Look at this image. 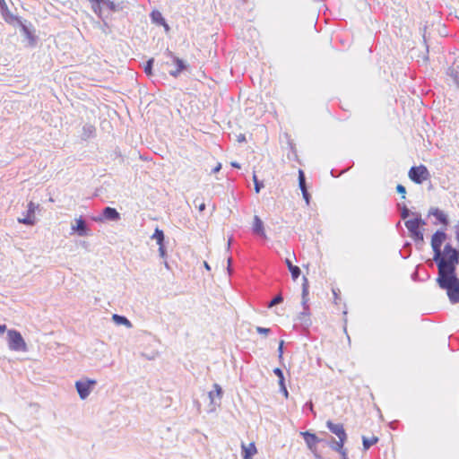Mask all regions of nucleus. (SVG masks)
Masks as SVG:
<instances>
[{
	"label": "nucleus",
	"mask_w": 459,
	"mask_h": 459,
	"mask_svg": "<svg viewBox=\"0 0 459 459\" xmlns=\"http://www.w3.org/2000/svg\"><path fill=\"white\" fill-rule=\"evenodd\" d=\"M459 257L452 255L445 261L437 262V277L436 281L440 289L445 290L452 304L459 303V278L456 274V265Z\"/></svg>",
	"instance_id": "f257e3e1"
},
{
	"label": "nucleus",
	"mask_w": 459,
	"mask_h": 459,
	"mask_svg": "<svg viewBox=\"0 0 459 459\" xmlns=\"http://www.w3.org/2000/svg\"><path fill=\"white\" fill-rule=\"evenodd\" d=\"M446 238L447 235L443 230H438L432 235L431 247L434 253L433 261L435 263L445 261L452 255L459 257V250L454 247L450 243H446L444 249L441 248Z\"/></svg>",
	"instance_id": "f03ea898"
},
{
	"label": "nucleus",
	"mask_w": 459,
	"mask_h": 459,
	"mask_svg": "<svg viewBox=\"0 0 459 459\" xmlns=\"http://www.w3.org/2000/svg\"><path fill=\"white\" fill-rule=\"evenodd\" d=\"M308 280L306 276H303V282H302V306H303V312L299 313L298 316V320L299 322L300 326L307 330L311 325L312 322L309 316V307L307 305V296H308Z\"/></svg>",
	"instance_id": "7ed1b4c3"
},
{
	"label": "nucleus",
	"mask_w": 459,
	"mask_h": 459,
	"mask_svg": "<svg viewBox=\"0 0 459 459\" xmlns=\"http://www.w3.org/2000/svg\"><path fill=\"white\" fill-rule=\"evenodd\" d=\"M425 224L426 222L422 220L420 214H417V217L413 220H408L405 221V226L410 232V236L416 244H422L424 242L423 233L420 227Z\"/></svg>",
	"instance_id": "20e7f679"
},
{
	"label": "nucleus",
	"mask_w": 459,
	"mask_h": 459,
	"mask_svg": "<svg viewBox=\"0 0 459 459\" xmlns=\"http://www.w3.org/2000/svg\"><path fill=\"white\" fill-rule=\"evenodd\" d=\"M408 176L416 184H422L430 178L429 171L424 165L412 166L409 170Z\"/></svg>",
	"instance_id": "39448f33"
},
{
	"label": "nucleus",
	"mask_w": 459,
	"mask_h": 459,
	"mask_svg": "<svg viewBox=\"0 0 459 459\" xmlns=\"http://www.w3.org/2000/svg\"><path fill=\"white\" fill-rule=\"evenodd\" d=\"M9 348L13 351H24L26 343L22 334L16 330L8 331Z\"/></svg>",
	"instance_id": "423d86ee"
},
{
	"label": "nucleus",
	"mask_w": 459,
	"mask_h": 459,
	"mask_svg": "<svg viewBox=\"0 0 459 459\" xmlns=\"http://www.w3.org/2000/svg\"><path fill=\"white\" fill-rule=\"evenodd\" d=\"M97 384L96 380L87 379L86 381H76L75 388L76 391L82 400L86 399L91 392L92 387Z\"/></svg>",
	"instance_id": "0eeeda50"
},
{
	"label": "nucleus",
	"mask_w": 459,
	"mask_h": 459,
	"mask_svg": "<svg viewBox=\"0 0 459 459\" xmlns=\"http://www.w3.org/2000/svg\"><path fill=\"white\" fill-rule=\"evenodd\" d=\"M165 55L168 57L171 58V60L177 66V68L175 70H171L169 72V74L171 76L177 78L180 74L181 72L187 69L188 65L186 64V62L184 60L180 59L179 57H178L177 56H175L174 53L171 52L169 49L166 50Z\"/></svg>",
	"instance_id": "6e6552de"
},
{
	"label": "nucleus",
	"mask_w": 459,
	"mask_h": 459,
	"mask_svg": "<svg viewBox=\"0 0 459 459\" xmlns=\"http://www.w3.org/2000/svg\"><path fill=\"white\" fill-rule=\"evenodd\" d=\"M92 220L97 222H101L104 220L117 221L120 220V213L115 208L107 206L102 210L101 215L93 217Z\"/></svg>",
	"instance_id": "1a4fd4ad"
},
{
	"label": "nucleus",
	"mask_w": 459,
	"mask_h": 459,
	"mask_svg": "<svg viewBox=\"0 0 459 459\" xmlns=\"http://www.w3.org/2000/svg\"><path fill=\"white\" fill-rule=\"evenodd\" d=\"M299 435L304 438V441L307 448L312 453H315V451H316V445L324 441L323 439L319 438L315 433H311L310 431H301Z\"/></svg>",
	"instance_id": "9d476101"
},
{
	"label": "nucleus",
	"mask_w": 459,
	"mask_h": 459,
	"mask_svg": "<svg viewBox=\"0 0 459 459\" xmlns=\"http://www.w3.org/2000/svg\"><path fill=\"white\" fill-rule=\"evenodd\" d=\"M326 427L330 430V432H332L338 437V439L347 441L348 436L342 424L333 423L332 420H327Z\"/></svg>",
	"instance_id": "9b49d317"
},
{
	"label": "nucleus",
	"mask_w": 459,
	"mask_h": 459,
	"mask_svg": "<svg viewBox=\"0 0 459 459\" xmlns=\"http://www.w3.org/2000/svg\"><path fill=\"white\" fill-rule=\"evenodd\" d=\"M0 13L5 22L15 26V21H18V16L10 12L5 0H0Z\"/></svg>",
	"instance_id": "f8f14e48"
},
{
	"label": "nucleus",
	"mask_w": 459,
	"mask_h": 459,
	"mask_svg": "<svg viewBox=\"0 0 459 459\" xmlns=\"http://www.w3.org/2000/svg\"><path fill=\"white\" fill-rule=\"evenodd\" d=\"M72 230L81 237H87L91 234V229L82 217L75 219V225H72Z\"/></svg>",
	"instance_id": "ddd939ff"
},
{
	"label": "nucleus",
	"mask_w": 459,
	"mask_h": 459,
	"mask_svg": "<svg viewBox=\"0 0 459 459\" xmlns=\"http://www.w3.org/2000/svg\"><path fill=\"white\" fill-rule=\"evenodd\" d=\"M15 26L20 27L21 31L28 39L30 45L35 44V41H36L35 36L33 35L32 30H30V26L27 24V21H22L18 16V21H15Z\"/></svg>",
	"instance_id": "4468645a"
},
{
	"label": "nucleus",
	"mask_w": 459,
	"mask_h": 459,
	"mask_svg": "<svg viewBox=\"0 0 459 459\" xmlns=\"http://www.w3.org/2000/svg\"><path fill=\"white\" fill-rule=\"evenodd\" d=\"M252 230H253V233L258 237H261L263 238H267L266 234H265V230H264V222L260 219V217L257 215L254 216Z\"/></svg>",
	"instance_id": "2eb2a0df"
},
{
	"label": "nucleus",
	"mask_w": 459,
	"mask_h": 459,
	"mask_svg": "<svg viewBox=\"0 0 459 459\" xmlns=\"http://www.w3.org/2000/svg\"><path fill=\"white\" fill-rule=\"evenodd\" d=\"M429 215L434 216L436 220L445 227H446L449 223L447 215L438 208H431L429 212Z\"/></svg>",
	"instance_id": "dca6fc26"
},
{
	"label": "nucleus",
	"mask_w": 459,
	"mask_h": 459,
	"mask_svg": "<svg viewBox=\"0 0 459 459\" xmlns=\"http://www.w3.org/2000/svg\"><path fill=\"white\" fill-rule=\"evenodd\" d=\"M273 373L279 378L278 384L280 385L281 393L285 396V398H288L289 397V392H288L287 387H286L285 378H284V375H283L282 369H281L280 368H275L273 369Z\"/></svg>",
	"instance_id": "f3484780"
},
{
	"label": "nucleus",
	"mask_w": 459,
	"mask_h": 459,
	"mask_svg": "<svg viewBox=\"0 0 459 459\" xmlns=\"http://www.w3.org/2000/svg\"><path fill=\"white\" fill-rule=\"evenodd\" d=\"M325 443L333 451L339 453L344 449V444L346 443V440H336L333 437L329 436V439L326 440Z\"/></svg>",
	"instance_id": "a211bd4d"
},
{
	"label": "nucleus",
	"mask_w": 459,
	"mask_h": 459,
	"mask_svg": "<svg viewBox=\"0 0 459 459\" xmlns=\"http://www.w3.org/2000/svg\"><path fill=\"white\" fill-rule=\"evenodd\" d=\"M96 135V127L91 124H85L82 126V133L81 135L82 140L87 141L90 138H93Z\"/></svg>",
	"instance_id": "6ab92c4d"
},
{
	"label": "nucleus",
	"mask_w": 459,
	"mask_h": 459,
	"mask_svg": "<svg viewBox=\"0 0 459 459\" xmlns=\"http://www.w3.org/2000/svg\"><path fill=\"white\" fill-rule=\"evenodd\" d=\"M285 264H286V265H287V267H288V269H289V271H290V273L291 274L292 280L296 281L299 277V275L301 273L300 268L299 266H297V265H294L292 264V262L290 261V259H289V258L285 259Z\"/></svg>",
	"instance_id": "aec40b11"
},
{
	"label": "nucleus",
	"mask_w": 459,
	"mask_h": 459,
	"mask_svg": "<svg viewBox=\"0 0 459 459\" xmlns=\"http://www.w3.org/2000/svg\"><path fill=\"white\" fill-rule=\"evenodd\" d=\"M213 388H214V390L210 391L208 393V396L210 398L211 403H216L215 398H218V400L220 401L222 396V388L221 387L220 385L214 384Z\"/></svg>",
	"instance_id": "412c9836"
},
{
	"label": "nucleus",
	"mask_w": 459,
	"mask_h": 459,
	"mask_svg": "<svg viewBox=\"0 0 459 459\" xmlns=\"http://www.w3.org/2000/svg\"><path fill=\"white\" fill-rule=\"evenodd\" d=\"M242 449V456L252 457L255 454H256V447L255 443H250L247 446L245 443L241 445Z\"/></svg>",
	"instance_id": "4be33fe9"
},
{
	"label": "nucleus",
	"mask_w": 459,
	"mask_h": 459,
	"mask_svg": "<svg viewBox=\"0 0 459 459\" xmlns=\"http://www.w3.org/2000/svg\"><path fill=\"white\" fill-rule=\"evenodd\" d=\"M150 16L152 22L157 25H161L166 21L161 13L157 10L152 11Z\"/></svg>",
	"instance_id": "5701e85b"
},
{
	"label": "nucleus",
	"mask_w": 459,
	"mask_h": 459,
	"mask_svg": "<svg viewBox=\"0 0 459 459\" xmlns=\"http://www.w3.org/2000/svg\"><path fill=\"white\" fill-rule=\"evenodd\" d=\"M378 442V437L373 436L372 437L368 438L365 436L362 437V445L364 450H368L373 445L377 444Z\"/></svg>",
	"instance_id": "b1692460"
},
{
	"label": "nucleus",
	"mask_w": 459,
	"mask_h": 459,
	"mask_svg": "<svg viewBox=\"0 0 459 459\" xmlns=\"http://www.w3.org/2000/svg\"><path fill=\"white\" fill-rule=\"evenodd\" d=\"M112 318H113V321L117 325H123L127 327L132 326L131 322L124 316L114 314Z\"/></svg>",
	"instance_id": "393cba45"
},
{
	"label": "nucleus",
	"mask_w": 459,
	"mask_h": 459,
	"mask_svg": "<svg viewBox=\"0 0 459 459\" xmlns=\"http://www.w3.org/2000/svg\"><path fill=\"white\" fill-rule=\"evenodd\" d=\"M152 239H155L157 244H162L165 241V235L163 230H160L159 228L155 229L154 233L152 236Z\"/></svg>",
	"instance_id": "a878e982"
},
{
	"label": "nucleus",
	"mask_w": 459,
	"mask_h": 459,
	"mask_svg": "<svg viewBox=\"0 0 459 459\" xmlns=\"http://www.w3.org/2000/svg\"><path fill=\"white\" fill-rule=\"evenodd\" d=\"M399 210H400V215L403 220L407 219L411 215V211L408 209V207L405 204H397Z\"/></svg>",
	"instance_id": "bb28decb"
},
{
	"label": "nucleus",
	"mask_w": 459,
	"mask_h": 459,
	"mask_svg": "<svg viewBox=\"0 0 459 459\" xmlns=\"http://www.w3.org/2000/svg\"><path fill=\"white\" fill-rule=\"evenodd\" d=\"M153 64H154V58L152 57L149 60H147V62L144 65V73L148 76H152L153 74V73H152Z\"/></svg>",
	"instance_id": "cd10ccee"
},
{
	"label": "nucleus",
	"mask_w": 459,
	"mask_h": 459,
	"mask_svg": "<svg viewBox=\"0 0 459 459\" xmlns=\"http://www.w3.org/2000/svg\"><path fill=\"white\" fill-rule=\"evenodd\" d=\"M299 186L300 190L307 188L305 173L301 169L299 170Z\"/></svg>",
	"instance_id": "c85d7f7f"
},
{
	"label": "nucleus",
	"mask_w": 459,
	"mask_h": 459,
	"mask_svg": "<svg viewBox=\"0 0 459 459\" xmlns=\"http://www.w3.org/2000/svg\"><path fill=\"white\" fill-rule=\"evenodd\" d=\"M18 221L22 224L32 226L35 224V218L26 215L24 218H19Z\"/></svg>",
	"instance_id": "c756f323"
},
{
	"label": "nucleus",
	"mask_w": 459,
	"mask_h": 459,
	"mask_svg": "<svg viewBox=\"0 0 459 459\" xmlns=\"http://www.w3.org/2000/svg\"><path fill=\"white\" fill-rule=\"evenodd\" d=\"M283 301V297L281 294L276 295L267 305L269 308L281 304Z\"/></svg>",
	"instance_id": "7c9ffc66"
},
{
	"label": "nucleus",
	"mask_w": 459,
	"mask_h": 459,
	"mask_svg": "<svg viewBox=\"0 0 459 459\" xmlns=\"http://www.w3.org/2000/svg\"><path fill=\"white\" fill-rule=\"evenodd\" d=\"M100 4H103V5L107 6L112 12H117V5H116V4L113 1L102 0Z\"/></svg>",
	"instance_id": "2f4dec72"
},
{
	"label": "nucleus",
	"mask_w": 459,
	"mask_h": 459,
	"mask_svg": "<svg viewBox=\"0 0 459 459\" xmlns=\"http://www.w3.org/2000/svg\"><path fill=\"white\" fill-rule=\"evenodd\" d=\"M38 205H35L33 202H30L28 204V210L26 215L31 216L32 218H35V210L38 208Z\"/></svg>",
	"instance_id": "473e14b6"
},
{
	"label": "nucleus",
	"mask_w": 459,
	"mask_h": 459,
	"mask_svg": "<svg viewBox=\"0 0 459 459\" xmlns=\"http://www.w3.org/2000/svg\"><path fill=\"white\" fill-rule=\"evenodd\" d=\"M253 180H254V184H255V191L256 193H259L260 190L264 187V183L257 179V177L255 174H254V176H253Z\"/></svg>",
	"instance_id": "72a5a7b5"
},
{
	"label": "nucleus",
	"mask_w": 459,
	"mask_h": 459,
	"mask_svg": "<svg viewBox=\"0 0 459 459\" xmlns=\"http://www.w3.org/2000/svg\"><path fill=\"white\" fill-rule=\"evenodd\" d=\"M159 246V254H160V256L161 258H166L167 257V250H166V247H165V245L164 243L162 244H158Z\"/></svg>",
	"instance_id": "f704fd0d"
},
{
	"label": "nucleus",
	"mask_w": 459,
	"mask_h": 459,
	"mask_svg": "<svg viewBox=\"0 0 459 459\" xmlns=\"http://www.w3.org/2000/svg\"><path fill=\"white\" fill-rule=\"evenodd\" d=\"M396 191L398 194H400L402 195V198L404 199L405 198V195H406V188L404 186L401 185V184H398L396 186Z\"/></svg>",
	"instance_id": "c9c22d12"
},
{
	"label": "nucleus",
	"mask_w": 459,
	"mask_h": 459,
	"mask_svg": "<svg viewBox=\"0 0 459 459\" xmlns=\"http://www.w3.org/2000/svg\"><path fill=\"white\" fill-rule=\"evenodd\" d=\"M194 204L198 208L199 212H204L205 210V204L204 202L199 203V198H195L194 200Z\"/></svg>",
	"instance_id": "e433bc0d"
},
{
	"label": "nucleus",
	"mask_w": 459,
	"mask_h": 459,
	"mask_svg": "<svg viewBox=\"0 0 459 459\" xmlns=\"http://www.w3.org/2000/svg\"><path fill=\"white\" fill-rule=\"evenodd\" d=\"M255 330L260 334L268 335L271 333L270 328H265V327H262V326H256Z\"/></svg>",
	"instance_id": "4c0bfd02"
},
{
	"label": "nucleus",
	"mask_w": 459,
	"mask_h": 459,
	"mask_svg": "<svg viewBox=\"0 0 459 459\" xmlns=\"http://www.w3.org/2000/svg\"><path fill=\"white\" fill-rule=\"evenodd\" d=\"M301 192H302L303 198L306 201L307 204H309L311 195L308 193L307 189L304 188L301 190Z\"/></svg>",
	"instance_id": "58836bf2"
},
{
	"label": "nucleus",
	"mask_w": 459,
	"mask_h": 459,
	"mask_svg": "<svg viewBox=\"0 0 459 459\" xmlns=\"http://www.w3.org/2000/svg\"><path fill=\"white\" fill-rule=\"evenodd\" d=\"M303 410H309L315 416H316V412L314 411V408H313V403L311 401L309 402H307L305 404H304V407H303Z\"/></svg>",
	"instance_id": "ea45409f"
},
{
	"label": "nucleus",
	"mask_w": 459,
	"mask_h": 459,
	"mask_svg": "<svg viewBox=\"0 0 459 459\" xmlns=\"http://www.w3.org/2000/svg\"><path fill=\"white\" fill-rule=\"evenodd\" d=\"M283 345H284V342L281 340L280 342L279 347H278V357L281 360L282 359V355H283Z\"/></svg>",
	"instance_id": "a19ab883"
},
{
	"label": "nucleus",
	"mask_w": 459,
	"mask_h": 459,
	"mask_svg": "<svg viewBox=\"0 0 459 459\" xmlns=\"http://www.w3.org/2000/svg\"><path fill=\"white\" fill-rule=\"evenodd\" d=\"M339 454L341 455L342 459H349L346 448L342 449L341 452H339Z\"/></svg>",
	"instance_id": "79ce46f5"
},
{
	"label": "nucleus",
	"mask_w": 459,
	"mask_h": 459,
	"mask_svg": "<svg viewBox=\"0 0 459 459\" xmlns=\"http://www.w3.org/2000/svg\"><path fill=\"white\" fill-rule=\"evenodd\" d=\"M221 164L218 163L217 166L214 169H212V173H217V172H219L221 170Z\"/></svg>",
	"instance_id": "37998d69"
},
{
	"label": "nucleus",
	"mask_w": 459,
	"mask_h": 459,
	"mask_svg": "<svg viewBox=\"0 0 459 459\" xmlns=\"http://www.w3.org/2000/svg\"><path fill=\"white\" fill-rule=\"evenodd\" d=\"M231 261H232L231 257H229L228 258V267H227L229 274H231V267H230Z\"/></svg>",
	"instance_id": "c03bdc74"
},
{
	"label": "nucleus",
	"mask_w": 459,
	"mask_h": 459,
	"mask_svg": "<svg viewBox=\"0 0 459 459\" xmlns=\"http://www.w3.org/2000/svg\"><path fill=\"white\" fill-rule=\"evenodd\" d=\"M92 10H93V12H94L95 13H100V8H98V4H93V5H92Z\"/></svg>",
	"instance_id": "a18cd8bd"
},
{
	"label": "nucleus",
	"mask_w": 459,
	"mask_h": 459,
	"mask_svg": "<svg viewBox=\"0 0 459 459\" xmlns=\"http://www.w3.org/2000/svg\"><path fill=\"white\" fill-rule=\"evenodd\" d=\"M245 141H246V136H245V134H240L238 136V142L241 143V142H245Z\"/></svg>",
	"instance_id": "49530a36"
},
{
	"label": "nucleus",
	"mask_w": 459,
	"mask_h": 459,
	"mask_svg": "<svg viewBox=\"0 0 459 459\" xmlns=\"http://www.w3.org/2000/svg\"><path fill=\"white\" fill-rule=\"evenodd\" d=\"M161 26H163V27H164V29H165V30H166V31H169V29H170V28H169V24L166 22V21L163 22V24H161Z\"/></svg>",
	"instance_id": "de8ad7c7"
},
{
	"label": "nucleus",
	"mask_w": 459,
	"mask_h": 459,
	"mask_svg": "<svg viewBox=\"0 0 459 459\" xmlns=\"http://www.w3.org/2000/svg\"><path fill=\"white\" fill-rule=\"evenodd\" d=\"M231 166L234 167V168H237V169L240 168L239 163H238L237 161H232L231 162Z\"/></svg>",
	"instance_id": "09e8293b"
},
{
	"label": "nucleus",
	"mask_w": 459,
	"mask_h": 459,
	"mask_svg": "<svg viewBox=\"0 0 459 459\" xmlns=\"http://www.w3.org/2000/svg\"><path fill=\"white\" fill-rule=\"evenodd\" d=\"M314 455H315V458L316 459H324L318 453L317 451H315V453H313Z\"/></svg>",
	"instance_id": "8fccbe9b"
},
{
	"label": "nucleus",
	"mask_w": 459,
	"mask_h": 459,
	"mask_svg": "<svg viewBox=\"0 0 459 459\" xmlns=\"http://www.w3.org/2000/svg\"><path fill=\"white\" fill-rule=\"evenodd\" d=\"M91 3L93 4H98V8H100V4L101 3L102 0H90Z\"/></svg>",
	"instance_id": "3c124183"
},
{
	"label": "nucleus",
	"mask_w": 459,
	"mask_h": 459,
	"mask_svg": "<svg viewBox=\"0 0 459 459\" xmlns=\"http://www.w3.org/2000/svg\"><path fill=\"white\" fill-rule=\"evenodd\" d=\"M6 330L5 325H0V333H4Z\"/></svg>",
	"instance_id": "603ef678"
},
{
	"label": "nucleus",
	"mask_w": 459,
	"mask_h": 459,
	"mask_svg": "<svg viewBox=\"0 0 459 459\" xmlns=\"http://www.w3.org/2000/svg\"><path fill=\"white\" fill-rule=\"evenodd\" d=\"M204 265L206 270H208V271L211 270V266H210V264L207 262H204Z\"/></svg>",
	"instance_id": "864d4df0"
},
{
	"label": "nucleus",
	"mask_w": 459,
	"mask_h": 459,
	"mask_svg": "<svg viewBox=\"0 0 459 459\" xmlns=\"http://www.w3.org/2000/svg\"><path fill=\"white\" fill-rule=\"evenodd\" d=\"M333 293L334 295V299H335V303H337V299H338V296H337V292L335 290H333Z\"/></svg>",
	"instance_id": "5fc2aeb1"
},
{
	"label": "nucleus",
	"mask_w": 459,
	"mask_h": 459,
	"mask_svg": "<svg viewBox=\"0 0 459 459\" xmlns=\"http://www.w3.org/2000/svg\"><path fill=\"white\" fill-rule=\"evenodd\" d=\"M164 265H165L166 268L169 269V265L167 261L164 262Z\"/></svg>",
	"instance_id": "6e6d98bb"
},
{
	"label": "nucleus",
	"mask_w": 459,
	"mask_h": 459,
	"mask_svg": "<svg viewBox=\"0 0 459 459\" xmlns=\"http://www.w3.org/2000/svg\"><path fill=\"white\" fill-rule=\"evenodd\" d=\"M243 459H251V457L243 456Z\"/></svg>",
	"instance_id": "4d7b16f0"
}]
</instances>
